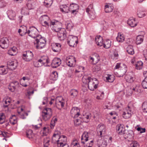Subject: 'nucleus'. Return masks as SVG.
Here are the masks:
<instances>
[{
    "instance_id": "4c0bfd02",
    "label": "nucleus",
    "mask_w": 147,
    "mask_h": 147,
    "mask_svg": "<svg viewBox=\"0 0 147 147\" xmlns=\"http://www.w3.org/2000/svg\"><path fill=\"white\" fill-rule=\"evenodd\" d=\"M103 47L105 49H109L111 45V42L109 39H107L103 43Z\"/></svg>"
},
{
    "instance_id": "f03ea898",
    "label": "nucleus",
    "mask_w": 147,
    "mask_h": 147,
    "mask_svg": "<svg viewBox=\"0 0 147 147\" xmlns=\"http://www.w3.org/2000/svg\"><path fill=\"white\" fill-rule=\"evenodd\" d=\"M52 114V112L51 109L46 108L42 111L41 116L42 119L45 121L48 120L51 117Z\"/></svg>"
},
{
    "instance_id": "0eeeda50",
    "label": "nucleus",
    "mask_w": 147,
    "mask_h": 147,
    "mask_svg": "<svg viewBox=\"0 0 147 147\" xmlns=\"http://www.w3.org/2000/svg\"><path fill=\"white\" fill-rule=\"evenodd\" d=\"M78 42V37L76 36H69L67 41V44L71 47H75L77 46Z\"/></svg>"
},
{
    "instance_id": "09e8293b",
    "label": "nucleus",
    "mask_w": 147,
    "mask_h": 147,
    "mask_svg": "<svg viewBox=\"0 0 147 147\" xmlns=\"http://www.w3.org/2000/svg\"><path fill=\"white\" fill-rule=\"evenodd\" d=\"M65 26L66 29L69 30H70L73 28L74 24L72 22L67 21L66 23Z\"/></svg>"
},
{
    "instance_id": "79ce46f5",
    "label": "nucleus",
    "mask_w": 147,
    "mask_h": 147,
    "mask_svg": "<svg viewBox=\"0 0 147 147\" xmlns=\"http://www.w3.org/2000/svg\"><path fill=\"white\" fill-rule=\"evenodd\" d=\"M8 72L7 68L5 67L4 66L2 65L0 67V74L5 75Z\"/></svg>"
},
{
    "instance_id": "7c9ffc66",
    "label": "nucleus",
    "mask_w": 147,
    "mask_h": 147,
    "mask_svg": "<svg viewBox=\"0 0 147 147\" xmlns=\"http://www.w3.org/2000/svg\"><path fill=\"white\" fill-rule=\"evenodd\" d=\"M124 36L123 34L121 33H119L118 34V36L116 37L117 41L120 42H123L125 40Z\"/></svg>"
},
{
    "instance_id": "c9c22d12",
    "label": "nucleus",
    "mask_w": 147,
    "mask_h": 147,
    "mask_svg": "<svg viewBox=\"0 0 147 147\" xmlns=\"http://www.w3.org/2000/svg\"><path fill=\"white\" fill-rule=\"evenodd\" d=\"M125 79L126 81L129 83H132L135 79L133 77L128 75H127L125 76Z\"/></svg>"
},
{
    "instance_id": "8fccbe9b",
    "label": "nucleus",
    "mask_w": 147,
    "mask_h": 147,
    "mask_svg": "<svg viewBox=\"0 0 147 147\" xmlns=\"http://www.w3.org/2000/svg\"><path fill=\"white\" fill-rule=\"evenodd\" d=\"M11 101V100L9 97H7L5 101V104L3 105V107L4 108L7 107L10 104Z\"/></svg>"
},
{
    "instance_id": "774afa93",
    "label": "nucleus",
    "mask_w": 147,
    "mask_h": 147,
    "mask_svg": "<svg viewBox=\"0 0 147 147\" xmlns=\"http://www.w3.org/2000/svg\"><path fill=\"white\" fill-rule=\"evenodd\" d=\"M131 147H140L139 143L137 141L133 142L131 144Z\"/></svg>"
},
{
    "instance_id": "ddd939ff",
    "label": "nucleus",
    "mask_w": 147,
    "mask_h": 147,
    "mask_svg": "<svg viewBox=\"0 0 147 147\" xmlns=\"http://www.w3.org/2000/svg\"><path fill=\"white\" fill-rule=\"evenodd\" d=\"M80 109L78 107H73L71 111V117L74 118L78 117L80 115Z\"/></svg>"
},
{
    "instance_id": "bb28decb",
    "label": "nucleus",
    "mask_w": 147,
    "mask_h": 147,
    "mask_svg": "<svg viewBox=\"0 0 147 147\" xmlns=\"http://www.w3.org/2000/svg\"><path fill=\"white\" fill-rule=\"evenodd\" d=\"M7 14L8 17L11 20H14L16 16L15 12L11 10H8Z\"/></svg>"
},
{
    "instance_id": "9d476101",
    "label": "nucleus",
    "mask_w": 147,
    "mask_h": 147,
    "mask_svg": "<svg viewBox=\"0 0 147 147\" xmlns=\"http://www.w3.org/2000/svg\"><path fill=\"white\" fill-rule=\"evenodd\" d=\"M18 65V63L16 60L9 61L7 64V68L10 70H13L15 69Z\"/></svg>"
},
{
    "instance_id": "c85d7f7f",
    "label": "nucleus",
    "mask_w": 147,
    "mask_h": 147,
    "mask_svg": "<svg viewBox=\"0 0 147 147\" xmlns=\"http://www.w3.org/2000/svg\"><path fill=\"white\" fill-rule=\"evenodd\" d=\"M56 100L57 105L61 106V107H63L64 106L65 104L64 101L62 97H57Z\"/></svg>"
},
{
    "instance_id": "dca6fc26",
    "label": "nucleus",
    "mask_w": 147,
    "mask_h": 147,
    "mask_svg": "<svg viewBox=\"0 0 147 147\" xmlns=\"http://www.w3.org/2000/svg\"><path fill=\"white\" fill-rule=\"evenodd\" d=\"M82 118L85 122H88L91 118V113L88 111H84L82 113Z\"/></svg>"
},
{
    "instance_id": "aec40b11",
    "label": "nucleus",
    "mask_w": 147,
    "mask_h": 147,
    "mask_svg": "<svg viewBox=\"0 0 147 147\" xmlns=\"http://www.w3.org/2000/svg\"><path fill=\"white\" fill-rule=\"evenodd\" d=\"M66 31L64 29H63L62 30H61L57 33V36L60 40H63L66 38Z\"/></svg>"
},
{
    "instance_id": "39448f33",
    "label": "nucleus",
    "mask_w": 147,
    "mask_h": 147,
    "mask_svg": "<svg viewBox=\"0 0 147 147\" xmlns=\"http://www.w3.org/2000/svg\"><path fill=\"white\" fill-rule=\"evenodd\" d=\"M39 20L42 26L48 28L50 22V19L47 15H45L42 16L40 18Z\"/></svg>"
},
{
    "instance_id": "f257e3e1",
    "label": "nucleus",
    "mask_w": 147,
    "mask_h": 147,
    "mask_svg": "<svg viewBox=\"0 0 147 147\" xmlns=\"http://www.w3.org/2000/svg\"><path fill=\"white\" fill-rule=\"evenodd\" d=\"M45 38L41 35L38 36L34 42V47L37 49H41L44 48L46 45Z\"/></svg>"
},
{
    "instance_id": "473e14b6",
    "label": "nucleus",
    "mask_w": 147,
    "mask_h": 147,
    "mask_svg": "<svg viewBox=\"0 0 147 147\" xmlns=\"http://www.w3.org/2000/svg\"><path fill=\"white\" fill-rule=\"evenodd\" d=\"M97 144L99 147H106L107 144V142L104 140H100L98 141Z\"/></svg>"
},
{
    "instance_id": "4468645a",
    "label": "nucleus",
    "mask_w": 147,
    "mask_h": 147,
    "mask_svg": "<svg viewBox=\"0 0 147 147\" xmlns=\"http://www.w3.org/2000/svg\"><path fill=\"white\" fill-rule=\"evenodd\" d=\"M61 45L60 44L53 43L51 45V48L53 51L55 52L59 53L61 49Z\"/></svg>"
},
{
    "instance_id": "f3484780",
    "label": "nucleus",
    "mask_w": 147,
    "mask_h": 147,
    "mask_svg": "<svg viewBox=\"0 0 147 147\" xmlns=\"http://www.w3.org/2000/svg\"><path fill=\"white\" fill-rule=\"evenodd\" d=\"M61 63V60L58 58H55L52 60L51 63L52 67L55 68L59 66Z\"/></svg>"
},
{
    "instance_id": "6ab92c4d",
    "label": "nucleus",
    "mask_w": 147,
    "mask_h": 147,
    "mask_svg": "<svg viewBox=\"0 0 147 147\" xmlns=\"http://www.w3.org/2000/svg\"><path fill=\"white\" fill-rule=\"evenodd\" d=\"M59 7L60 11L63 13H68L70 12L69 7L67 5H60Z\"/></svg>"
},
{
    "instance_id": "5fc2aeb1",
    "label": "nucleus",
    "mask_w": 147,
    "mask_h": 147,
    "mask_svg": "<svg viewBox=\"0 0 147 147\" xmlns=\"http://www.w3.org/2000/svg\"><path fill=\"white\" fill-rule=\"evenodd\" d=\"M50 139L49 137H46L44 140L43 143L44 146L45 147H48L49 145Z\"/></svg>"
},
{
    "instance_id": "de8ad7c7",
    "label": "nucleus",
    "mask_w": 147,
    "mask_h": 147,
    "mask_svg": "<svg viewBox=\"0 0 147 147\" xmlns=\"http://www.w3.org/2000/svg\"><path fill=\"white\" fill-rule=\"evenodd\" d=\"M114 76L113 75L108 74L105 77L107 81L109 82H112L114 80Z\"/></svg>"
},
{
    "instance_id": "13d9d810",
    "label": "nucleus",
    "mask_w": 147,
    "mask_h": 147,
    "mask_svg": "<svg viewBox=\"0 0 147 147\" xmlns=\"http://www.w3.org/2000/svg\"><path fill=\"white\" fill-rule=\"evenodd\" d=\"M5 116L3 113H0V123L3 124L5 121Z\"/></svg>"
},
{
    "instance_id": "603ef678",
    "label": "nucleus",
    "mask_w": 147,
    "mask_h": 147,
    "mask_svg": "<svg viewBox=\"0 0 147 147\" xmlns=\"http://www.w3.org/2000/svg\"><path fill=\"white\" fill-rule=\"evenodd\" d=\"M53 3V0H45L44 3L45 6L48 7H50Z\"/></svg>"
},
{
    "instance_id": "2f4dec72",
    "label": "nucleus",
    "mask_w": 147,
    "mask_h": 147,
    "mask_svg": "<svg viewBox=\"0 0 147 147\" xmlns=\"http://www.w3.org/2000/svg\"><path fill=\"white\" fill-rule=\"evenodd\" d=\"M69 94L72 98H76L78 95V92L77 90L73 89L70 91Z\"/></svg>"
},
{
    "instance_id": "37998d69",
    "label": "nucleus",
    "mask_w": 147,
    "mask_h": 147,
    "mask_svg": "<svg viewBox=\"0 0 147 147\" xmlns=\"http://www.w3.org/2000/svg\"><path fill=\"white\" fill-rule=\"evenodd\" d=\"M144 75L145 77V78L142 81V85L144 89H147V84L145 82V80L147 78V71L144 73Z\"/></svg>"
},
{
    "instance_id": "1a4fd4ad",
    "label": "nucleus",
    "mask_w": 147,
    "mask_h": 147,
    "mask_svg": "<svg viewBox=\"0 0 147 147\" xmlns=\"http://www.w3.org/2000/svg\"><path fill=\"white\" fill-rule=\"evenodd\" d=\"M97 131L98 136L100 137L104 136L105 133L106 128L105 125L100 123L97 127Z\"/></svg>"
},
{
    "instance_id": "6e6d98bb",
    "label": "nucleus",
    "mask_w": 147,
    "mask_h": 147,
    "mask_svg": "<svg viewBox=\"0 0 147 147\" xmlns=\"http://www.w3.org/2000/svg\"><path fill=\"white\" fill-rule=\"evenodd\" d=\"M40 61V59H38L37 61H34L33 63L34 66L36 67H39L43 65L42 62Z\"/></svg>"
},
{
    "instance_id": "2eb2a0df",
    "label": "nucleus",
    "mask_w": 147,
    "mask_h": 147,
    "mask_svg": "<svg viewBox=\"0 0 147 147\" xmlns=\"http://www.w3.org/2000/svg\"><path fill=\"white\" fill-rule=\"evenodd\" d=\"M70 11L72 14H76L78 11L79 8L78 5L76 3H72L69 6Z\"/></svg>"
},
{
    "instance_id": "6e6552de",
    "label": "nucleus",
    "mask_w": 147,
    "mask_h": 147,
    "mask_svg": "<svg viewBox=\"0 0 147 147\" xmlns=\"http://www.w3.org/2000/svg\"><path fill=\"white\" fill-rule=\"evenodd\" d=\"M75 58L73 56L67 57L65 59V62L67 65L70 67H73L76 64Z\"/></svg>"
},
{
    "instance_id": "bf43d9fd",
    "label": "nucleus",
    "mask_w": 147,
    "mask_h": 147,
    "mask_svg": "<svg viewBox=\"0 0 147 147\" xmlns=\"http://www.w3.org/2000/svg\"><path fill=\"white\" fill-rule=\"evenodd\" d=\"M142 109L143 112L147 113V102H144L142 105Z\"/></svg>"
},
{
    "instance_id": "338daca9",
    "label": "nucleus",
    "mask_w": 147,
    "mask_h": 147,
    "mask_svg": "<svg viewBox=\"0 0 147 147\" xmlns=\"http://www.w3.org/2000/svg\"><path fill=\"white\" fill-rule=\"evenodd\" d=\"M71 144L72 145L74 146H77V147H80L79 143L78 142V141L76 139L73 140Z\"/></svg>"
},
{
    "instance_id": "4d7b16f0",
    "label": "nucleus",
    "mask_w": 147,
    "mask_h": 147,
    "mask_svg": "<svg viewBox=\"0 0 147 147\" xmlns=\"http://www.w3.org/2000/svg\"><path fill=\"white\" fill-rule=\"evenodd\" d=\"M88 15L91 20H94L96 17V14L94 10L90 13L88 14Z\"/></svg>"
},
{
    "instance_id": "c756f323",
    "label": "nucleus",
    "mask_w": 147,
    "mask_h": 147,
    "mask_svg": "<svg viewBox=\"0 0 147 147\" xmlns=\"http://www.w3.org/2000/svg\"><path fill=\"white\" fill-rule=\"evenodd\" d=\"M144 36L143 35H138L137 37L136 40V43L137 45L141 44L143 41Z\"/></svg>"
},
{
    "instance_id": "58836bf2",
    "label": "nucleus",
    "mask_w": 147,
    "mask_h": 147,
    "mask_svg": "<svg viewBox=\"0 0 147 147\" xmlns=\"http://www.w3.org/2000/svg\"><path fill=\"white\" fill-rule=\"evenodd\" d=\"M57 118L56 116H54L52 118L50 125L51 129H53L55 125V123L57 121Z\"/></svg>"
},
{
    "instance_id": "680f3d73",
    "label": "nucleus",
    "mask_w": 147,
    "mask_h": 147,
    "mask_svg": "<svg viewBox=\"0 0 147 147\" xmlns=\"http://www.w3.org/2000/svg\"><path fill=\"white\" fill-rule=\"evenodd\" d=\"M104 140L107 142V144H111L112 142L113 138L111 136H108L107 138Z\"/></svg>"
},
{
    "instance_id": "c03bdc74",
    "label": "nucleus",
    "mask_w": 147,
    "mask_h": 147,
    "mask_svg": "<svg viewBox=\"0 0 147 147\" xmlns=\"http://www.w3.org/2000/svg\"><path fill=\"white\" fill-rule=\"evenodd\" d=\"M9 122L10 123L13 125H14L17 123V120L15 115H13L10 117Z\"/></svg>"
},
{
    "instance_id": "69168bd1",
    "label": "nucleus",
    "mask_w": 147,
    "mask_h": 147,
    "mask_svg": "<svg viewBox=\"0 0 147 147\" xmlns=\"http://www.w3.org/2000/svg\"><path fill=\"white\" fill-rule=\"evenodd\" d=\"M124 135L123 136L125 139L129 138V139L132 138H133V136L131 134L128 132L125 134H124Z\"/></svg>"
},
{
    "instance_id": "4be33fe9",
    "label": "nucleus",
    "mask_w": 147,
    "mask_h": 147,
    "mask_svg": "<svg viewBox=\"0 0 147 147\" xmlns=\"http://www.w3.org/2000/svg\"><path fill=\"white\" fill-rule=\"evenodd\" d=\"M24 107V106H22L21 107H19L18 110V116L20 118L22 119H25L26 118L24 113V110L23 109Z\"/></svg>"
},
{
    "instance_id": "423d86ee",
    "label": "nucleus",
    "mask_w": 147,
    "mask_h": 147,
    "mask_svg": "<svg viewBox=\"0 0 147 147\" xmlns=\"http://www.w3.org/2000/svg\"><path fill=\"white\" fill-rule=\"evenodd\" d=\"M34 55L33 53L30 51H26L22 54V59L25 61L29 62L33 59Z\"/></svg>"
},
{
    "instance_id": "0e129e2a",
    "label": "nucleus",
    "mask_w": 147,
    "mask_h": 147,
    "mask_svg": "<svg viewBox=\"0 0 147 147\" xmlns=\"http://www.w3.org/2000/svg\"><path fill=\"white\" fill-rule=\"evenodd\" d=\"M16 88L13 86V83H10L9 85V89L11 92H13L16 89Z\"/></svg>"
},
{
    "instance_id": "412c9836",
    "label": "nucleus",
    "mask_w": 147,
    "mask_h": 147,
    "mask_svg": "<svg viewBox=\"0 0 147 147\" xmlns=\"http://www.w3.org/2000/svg\"><path fill=\"white\" fill-rule=\"evenodd\" d=\"M95 41L97 45L101 47L103 45V39L100 35H97L95 37Z\"/></svg>"
},
{
    "instance_id": "393cba45",
    "label": "nucleus",
    "mask_w": 147,
    "mask_h": 147,
    "mask_svg": "<svg viewBox=\"0 0 147 147\" xmlns=\"http://www.w3.org/2000/svg\"><path fill=\"white\" fill-rule=\"evenodd\" d=\"M116 129L117 132L119 134L122 135L125 134V129L121 125H118L116 127Z\"/></svg>"
},
{
    "instance_id": "b1692460",
    "label": "nucleus",
    "mask_w": 147,
    "mask_h": 147,
    "mask_svg": "<svg viewBox=\"0 0 147 147\" xmlns=\"http://www.w3.org/2000/svg\"><path fill=\"white\" fill-rule=\"evenodd\" d=\"M60 133L59 131H55L52 137V140L54 142H57L60 136Z\"/></svg>"
},
{
    "instance_id": "f8f14e48",
    "label": "nucleus",
    "mask_w": 147,
    "mask_h": 147,
    "mask_svg": "<svg viewBox=\"0 0 147 147\" xmlns=\"http://www.w3.org/2000/svg\"><path fill=\"white\" fill-rule=\"evenodd\" d=\"M131 108L129 106H128L127 107H126L123 112L122 114L123 117L125 119H128L131 117Z\"/></svg>"
},
{
    "instance_id": "ea45409f",
    "label": "nucleus",
    "mask_w": 147,
    "mask_h": 147,
    "mask_svg": "<svg viewBox=\"0 0 147 147\" xmlns=\"http://www.w3.org/2000/svg\"><path fill=\"white\" fill-rule=\"evenodd\" d=\"M17 53L16 48L15 47L11 48L8 52V54L11 56H13L16 54Z\"/></svg>"
},
{
    "instance_id": "cd10ccee",
    "label": "nucleus",
    "mask_w": 147,
    "mask_h": 147,
    "mask_svg": "<svg viewBox=\"0 0 147 147\" xmlns=\"http://www.w3.org/2000/svg\"><path fill=\"white\" fill-rule=\"evenodd\" d=\"M88 133L86 132H84L82 134L81 138V142L84 144L85 142L88 140Z\"/></svg>"
},
{
    "instance_id": "e2e57ef3",
    "label": "nucleus",
    "mask_w": 147,
    "mask_h": 147,
    "mask_svg": "<svg viewBox=\"0 0 147 147\" xmlns=\"http://www.w3.org/2000/svg\"><path fill=\"white\" fill-rule=\"evenodd\" d=\"M137 15L140 18L144 17L146 15L144 12L141 11H139L138 12Z\"/></svg>"
},
{
    "instance_id": "5701e85b",
    "label": "nucleus",
    "mask_w": 147,
    "mask_h": 147,
    "mask_svg": "<svg viewBox=\"0 0 147 147\" xmlns=\"http://www.w3.org/2000/svg\"><path fill=\"white\" fill-rule=\"evenodd\" d=\"M40 62H41L43 65H44L45 66H48L47 64L45 65V64H48L50 63L49 59L47 56H43L41 57L40 59Z\"/></svg>"
},
{
    "instance_id": "052dcab7",
    "label": "nucleus",
    "mask_w": 147,
    "mask_h": 147,
    "mask_svg": "<svg viewBox=\"0 0 147 147\" xmlns=\"http://www.w3.org/2000/svg\"><path fill=\"white\" fill-rule=\"evenodd\" d=\"M110 114L111 115V118L113 119H115L117 116V115L114 111L110 113Z\"/></svg>"
},
{
    "instance_id": "72a5a7b5",
    "label": "nucleus",
    "mask_w": 147,
    "mask_h": 147,
    "mask_svg": "<svg viewBox=\"0 0 147 147\" xmlns=\"http://www.w3.org/2000/svg\"><path fill=\"white\" fill-rule=\"evenodd\" d=\"M97 96L96 98L98 100H102L104 98V93L102 91L98 90L97 92Z\"/></svg>"
},
{
    "instance_id": "49530a36",
    "label": "nucleus",
    "mask_w": 147,
    "mask_h": 147,
    "mask_svg": "<svg viewBox=\"0 0 147 147\" xmlns=\"http://www.w3.org/2000/svg\"><path fill=\"white\" fill-rule=\"evenodd\" d=\"M127 51L129 54L133 55L134 53V50L131 45H129L127 48Z\"/></svg>"
},
{
    "instance_id": "9b49d317",
    "label": "nucleus",
    "mask_w": 147,
    "mask_h": 147,
    "mask_svg": "<svg viewBox=\"0 0 147 147\" xmlns=\"http://www.w3.org/2000/svg\"><path fill=\"white\" fill-rule=\"evenodd\" d=\"M9 41L7 38L3 37L0 39V47L2 49H5L9 46Z\"/></svg>"
},
{
    "instance_id": "e433bc0d",
    "label": "nucleus",
    "mask_w": 147,
    "mask_h": 147,
    "mask_svg": "<svg viewBox=\"0 0 147 147\" xmlns=\"http://www.w3.org/2000/svg\"><path fill=\"white\" fill-rule=\"evenodd\" d=\"M58 77L57 72L56 71H54L51 74L50 78L51 80L55 81L56 80Z\"/></svg>"
},
{
    "instance_id": "7ed1b4c3",
    "label": "nucleus",
    "mask_w": 147,
    "mask_h": 147,
    "mask_svg": "<svg viewBox=\"0 0 147 147\" xmlns=\"http://www.w3.org/2000/svg\"><path fill=\"white\" fill-rule=\"evenodd\" d=\"M28 34L29 36L35 39L37 38L38 36L40 35L39 34L37 29L33 26L29 28V29L28 30Z\"/></svg>"
},
{
    "instance_id": "a878e982",
    "label": "nucleus",
    "mask_w": 147,
    "mask_h": 147,
    "mask_svg": "<svg viewBox=\"0 0 147 147\" xmlns=\"http://www.w3.org/2000/svg\"><path fill=\"white\" fill-rule=\"evenodd\" d=\"M127 24L131 27H134L136 26L137 25V22L135 19H129L127 22Z\"/></svg>"
},
{
    "instance_id": "20e7f679",
    "label": "nucleus",
    "mask_w": 147,
    "mask_h": 147,
    "mask_svg": "<svg viewBox=\"0 0 147 147\" xmlns=\"http://www.w3.org/2000/svg\"><path fill=\"white\" fill-rule=\"evenodd\" d=\"M99 82L95 78H92L91 79L88 84V88L91 91L96 89L98 86Z\"/></svg>"
},
{
    "instance_id": "3c124183",
    "label": "nucleus",
    "mask_w": 147,
    "mask_h": 147,
    "mask_svg": "<svg viewBox=\"0 0 147 147\" xmlns=\"http://www.w3.org/2000/svg\"><path fill=\"white\" fill-rule=\"evenodd\" d=\"M143 63L141 61L137 62L136 64V68L137 69L140 70L143 67Z\"/></svg>"
},
{
    "instance_id": "f704fd0d",
    "label": "nucleus",
    "mask_w": 147,
    "mask_h": 147,
    "mask_svg": "<svg viewBox=\"0 0 147 147\" xmlns=\"http://www.w3.org/2000/svg\"><path fill=\"white\" fill-rule=\"evenodd\" d=\"M92 79V78L90 77L84 76L82 78V81L83 83L88 85L90 80Z\"/></svg>"
},
{
    "instance_id": "a18cd8bd",
    "label": "nucleus",
    "mask_w": 147,
    "mask_h": 147,
    "mask_svg": "<svg viewBox=\"0 0 147 147\" xmlns=\"http://www.w3.org/2000/svg\"><path fill=\"white\" fill-rule=\"evenodd\" d=\"M34 134L32 130L29 129L26 131V136L29 139L32 138Z\"/></svg>"
},
{
    "instance_id": "864d4df0",
    "label": "nucleus",
    "mask_w": 147,
    "mask_h": 147,
    "mask_svg": "<svg viewBox=\"0 0 147 147\" xmlns=\"http://www.w3.org/2000/svg\"><path fill=\"white\" fill-rule=\"evenodd\" d=\"M94 10L93 8V5L92 4H90L89 5L86 9V12L88 14L90 13Z\"/></svg>"
},
{
    "instance_id": "a211bd4d",
    "label": "nucleus",
    "mask_w": 147,
    "mask_h": 147,
    "mask_svg": "<svg viewBox=\"0 0 147 147\" xmlns=\"http://www.w3.org/2000/svg\"><path fill=\"white\" fill-rule=\"evenodd\" d=\"M67 138L64 135L60 136V138L58 140L57 145L58 146L63 144H67Z\"/></svg>"
},
{
    "instance_id": "a19ab883",
    "label": "nucleus",
    "mask_w": 147,
    "mask_h": 147,
    "mask_svg": "<svg viewBox=\"0 0 147 147\" xmlns=\"http://www.w3.org/2000/svg\"><path fill=\"white\" fill-rule=\"evenodd\" d=\"M113 8V6L106 5L105 6V11L106 13H109L112 12Z\"/></svg>"
}]
</instances>
